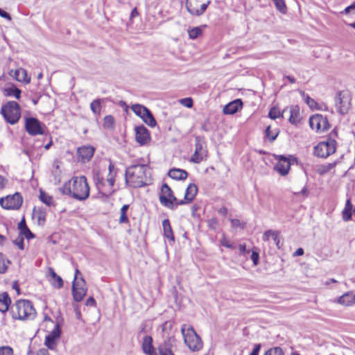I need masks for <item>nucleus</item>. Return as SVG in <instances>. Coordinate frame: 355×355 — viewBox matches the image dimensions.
Listing matches in <instances>:
<instances>
[{
  "mask_svg": "<svg viewBox=\"0 0 355 355\" xmlns=\"http://www.w3.org/2000/svg\"><path fill=\"white\" fill-rule=\"evenodd\" d=\"M62 192L72 196L78 200H84L89 197V188L85 176L73 178L68 184L62 188Z\"/></svg>",
  "mask_w": 355,
  "mask_h": 355,
  "instance_id": "obj_1",
  "label": "nucleus"
},
{
  "mask_svg": "<svg viewBox=\"0 0 355 355\" xmlns=\"http://www.w3.org/2000/svg\"><path fill=\"white\" fill-rule=\"evenodd\" d=\"M149 167L146 164H135L127 168L125 181L134 188L141 187L148 184Z\"/></svg>",
  "mask_w": 355,
  "mask_h": 355,
  "instance_id": "obj_2",
  "label": "nucleus"
},
{
  "mask_svg": "<svg viewBox=\"0 0 355 355\" xmlns=\"http://www.w3.org/2000/svg\"><path fill=\"white\" fill-rule=\"evenodd\" d=\"M10 313L15 320H33L36 311L31 301L26 300H17L11 306Z\"/></svg>",
  "mask_w": 355,
  "mask_h": 355,
  "instance_id": "obj_3",
  "label": "nucleus"
},
{
  "mask_svg": "<svg viewBox=\"0 0 355 355\" xmlns=\"http://www.w3.org/2000/svg\"><path fill=\"white\" fill-rule=\"evenodd\" d=\"M181 333L184 338V343L193 352L199 351L202 347V342L200 336L191 327L183 324L181 327Z\"/></svg>",
  "mask_w": 355,
  "mask_h": 355,
  "instance_id": "obj_4",
  "label": "nucleus"
},
{
  "mask_svg": "<svg viewBox=\"0 0 355 355\" xmlns=\"http://www.w3.org/2000/svg\"><path fill=\"white\" fill-rule=\"evenodd\" d=\"M0 112L6 121L11 125L17 123L21 117L20 106L12 101L3 104Z\"/></svg>",
  "mask_w": 355,
  "mask_h": 355,
  "instance_id": "obj_5",
  "label": "nucleus"
},
{
  "mask_svg": "<svg viewBox=\"0 0 355 355\" xmlns=\"http://www.w3.org/2000/svg\"><path fill=\"white\" fill-rule=\"evenodd\" d=\"M159 201L162 205L172 210L175 209L178 205L185 204L184 200H179L174 196L171 189L166 183L162 187Z\"/></svg>",
  "mask_w": 355,
  "mask_h": 355,
  "instance_id": "obj_6",
  "label": "nucleus"
},
{
  "mask_svg": "<svg viewBox=\"0 0 355 355\" xmlns=\"http://www.w3.org/2000/svg\"><path fill=\"white\" fill-rule=\"evenodd\" d=\"M336 149V140L329 137L326 141H322L315 146L314 154L318 157L325 158L334 153Z\"/></svg>",
  "mask_w": 355,
  "mask_h": 355,
  "instance_id": "obj_7",
  "label": "nucleus"
},
{
  "mask_svg": "<svg viewBox=\"0 0 355 355\" xmlns=\"http://www.w3.org/2000/svg\"><path fill=\"white\" fill-rule=\"evenodd\" d=\"M351 95L348 91L339 92L335 98V105L338 112L346 114L351 107Z\"/></svg>",
  "mask_w": 355,
  "mask_h": 355,
  "instance_id": "obj_8",
  "label": "nucleus"
},
{
  "mask_svg": "<svg viewBox=\"0 0 355 355\" xmlns=\"http://www.w3.org/2000/svg\"><path fill=\"white\" fill-rule=\"evenodd\" d=\"M131 110L142 121L151 128H154L157 125L156 120L152 114L150 110L144 105L140 104H134L131 106Z\"/></svg>",
  "mask_w": 355,
  "mask_h": 355,
  "instance_id": "obj_9",
  "label": "nucleus"
},
{
  "mask_svg": "<svg viewBox=\"0 0 355 355\" xmlns=\"http://www.w3.org/2000/svg\"><path fill=\"white\" fill-rule=\"evenodd\" d=\"M22 202L23 198L18 192H16L13 195H9L0 198V205L2 208L8 210L19 209L21 207Z\"/></svg>",
  "mask_w": 355,
  "mask_h": 355,
  "instance_id": "obj_10",
  "label": "nucleus"
},
{
  "mask_svg": "<svg viewBox=\"0 0 355 355\" xmlns=\"http://www.w3.org/2000/svg\"><path fill=\"white\" fill-rule=\"evenodd\" d=\"M207 157V150L205 144L200 137H196L195 139V150L192 155L190 162L199 164L201 162L206 160Z\"/></svg>",
  "mask_w": 355,
  "mask_h": 355,
  "instance_id": "obj_11",
  "label": "nucleus"
},
{
  "mask_svg": "<svg viewBox=\"0 0 355 355\" xmlns=\"http://www.w3.org/2000/svg\"><path fill=\"white\" fill-rule=\"evenodd\" d=\"M87 288L83 277L74 278L72 284L73 297L76 302H81L86 295Z\"/></svg>",
  "mask_w": 355,
  "mask_h": 355,
  "instance_id": "obj_12",
  "label": "nucleus"
},
{
  "mask_svg": "<svg viewBox=\"0 0 355 355\" xmlns=\"http://www.w3.org/2000/svg\"><path fill=\"white\" fill-rule=\"evenodd\" d=\"M44 125L37 119L34 117H27L25 120V128L26 132L32 135H40L44 134Z\"/></svg>",
  "mask_w": 355,
  "mask_h": 355,
  "instance_id": "obj_13",
  "label": "nucleus"
},
{
  "mask_svg": "<svg viewBox=\"0 0 355 355\" xmlns=\"http://www.w3.org/2000/svg\"><path fill=\"white\" fill-rule=\"evenodd\" d=\"M310 128L317 132H323L329 128V124L327 117L316 114L309 119Z\"/></svg>",
  "mask_w": 355,
  "mask_h": 355,
  "instance_id": "obj_14",
  "label": "nucleus"
},
{
  "mask_svg": "<svg viewBox=\"0 0 355 355\" xmlns=\"http://www.w3.org/2000/svg\"><path fill=\"white\" fill-rule=\"evenodd\" d=\"M295 160L296 158L293 156L286 157L284 155H279L278 162L275 168L281 175L284 176L288 173L291 163Z\"/></svg>",
  "mask_w": 355,
  "mask_h": 355,
  "instance_id": "obj_15",
  "label": "nucleus"
},
{
  "mask_svg": "<svg viewBox=\"0 0 355 355\" xmlns=\"http://www.w3.org/2000/svg\"><path fill=\"white\" fill-rule=\"evenodd\" d=\"M210 1H208L199 6L198 0H188L186 7L188 12L192 15L200 16L204 13Z\"/></svg>",
  "mask_w": 355,
  "mask_h": 355,
  "instance_id": "obj_16",
  "label": "nucleus"
},
{
  "mask_svg": "<svg viewBox=\"0 0 355 355\" xmlns=\"http://www.w3.org/2000/svg\"><path fill=\"white\" fill-rule=\"evenodd\" d=\"M135 139L141 146L149 143L150 136L148 130L144 125L135 128Z\"/></svg>",
  "mask_w": 355,
  "mask_h": 355,
  "instance_id": "obj_17",
  "label": "nucleus"
},
{
  "mask_svg": "<svg viewBox=\"0 0 355 355\" xmlns=\"http://www.w3.org/2000/svg\"><path fill=\"white\" fill-rule=\"evenodd\" d=\"M95 148L92 146H83L77 149V153L83 162L89 161L94 155Z\"/></svg>",
  "mask_w": 355,
  "mask_h": 355,
  "instance_id": "obj_18",
  "label": "nucleus"
},
{
  "mask_svg": "<svg viewBox=\"0 0 355 355\" xmlns=\"http://www.w3.org/2000/svg\"><path fill=\"white\" fill-rule=\"evenodd\" d=\"M141 348L146 355H157L153 345V338L150 336H145L143 338Z\"/></svg>",
  "mask_w": 355,
  "mask_h": 355,
  "instance_id": "obj_19",
  "label": "nucleus"
},
{
  "mask_svg": "<svg viewBox=\"0 0 355 355\" xmlns=\"http://www.w3.org/2000/svg\"><path fill=\"white\" fill-rule=\"evenodd\" d=\"M11 76L19 82L28 84L31 82V77L28 76L27 71L23 68H19L11 71Z\"/></svg>",
  "mask_w": 355,
  "mask_h": 355,
  "instance_id": "obj_20",
  "label": "nucleus"
},
{
  "mask_svg": "<svg viewBox=\"0 0 355 355\" xmlns=\"http://www.w3.org/2000/svg\"><path fill=\"white\" fill-rule=\"evenodd\" d=\"M243 102L241 99L234 100L227 104L223 108L225 114H234L242 108Z\"/></svg>",
  "mask_w": 355,
  "mask_h": 355,
  "instance_id": "obj_21",
  "label": "nucleus"
},
{
  "mask_svg": "<svg viewBox=\"0 0 355 355\" xmlns=\"http://www.w3.org/2000/svg\"><path fill=\"white\" fill-rule=\"evenodd\" d=\"M33 218L37 220L39 225H44L46 222V212L45 209L40 207H35L33 210Z\"/></svg>",
  "mask_w": 355,
  "mask_h": 355,
  "instance_id": "obj_22",
  "label": "nucleus"
},
{
  "mask_svg": "<svg viewBox=\"0 0 355 355\" xmlns=\"http://www.w3.org/2000/svg\"><path fill=\"white\" fill-rule=\"evenodd\" d=\"M49 282L51 284L56 288H60L63 286V280L61 277L58 275L51 268L49 269Z\"/></svg>",
  "mask_w": 355,
  "mask_h": 355,
  "instance_id": "obj_23",
  "label": "nucleus"
},
{
  "mask_svg": "<svg viewBox=\"0 0 355 355\" xmlns=\"http://www.w3.org/2000/svg\"><path fill=\"white\" fill-rule=\"evenodd\" d=\"M198 192V187L195 184H189L185 191L184 199L183 200L186 203L191 202Z\"/></svg>",
  "mask_w": 355,
  "mask_h": 355,
  "instance_id": "obj_24",
  "label": "nucleus"
},
{
  "mask_svg": "<svg viewBox=\"0 0 355 355\" xmlns=\"http://www.w3.org/2000/svg\"><path fill=\"white\" fill-rule=\"evenodd\" d=\"M168 175L172 179L183 180L187 178L188 173L185 170L174 168L169 170Z\"/></svg>",
  "mask_w": 355,
  "mask_h": 355,
  "instance_id": "obj_25",
  "label": "nucleus"
},
{
  "mask_svg": "<svg viewBox=\"0 0 355 355\" xmlns=\"http://www.w3.org/2000/svg\"><path fill=\"white\" fill-rule=\"evenodd\" d=\"M162 227L164 237L173 243L175 241V236L168 219H164L162 221Z\"/></svg>",
  "mask_w": 355,
  "mask_h": 355,
  "instance_id": "obj_26",
  "label": "nucleus"
},
{
  "mask_svg": "<svg viewBox=\"0 0 355 355\" xmlns=\"http://www.w3.org/2000/svg\"><path fill=\"white\" fill-rule=\"evenodd\" d=\"M279 232L276 230H269L266 231L263 233L262 236V239L263 241H268L270 238H273V241L275 244L277 245L278 248H279Z\"/></svg>",
  "mask_w": 355,
  "mask_h": 355,
  "instance_id": "obj_27",
  "label": "nucleus"
},
{
  "mask_svg": "<svg viewBox=\"0 0 355 355\" xmlns=\"http://www.w3.org/2000/svg\"><path fill=\"white\" fill-rule=\"evenodd\" d=\"M289 122L292 124L297 125L300 121V108L297 105H292L290 107Z\"/></svg>",
  "mask_w": 355,
  "mask_h": 355,
  "instance_id": "obj_28",
  "label": "nucleus"
},
{
  "mask_svg": "<svg viewBox=\"0 0 355 355\" xmlns=\"http://www.w3.org/2000/svg\"><path fill=\"white\" fill-rule=\"evenodd\" d=\"M337 302L344 306H351L355 304V295L352 293H346L340 296Z\"/></svg>",
  "mask_w": 355,
  "mask_h": 355,
  "instance_id": "obj_29",
  "label": "nucleus"
},
{
  "mask_svg": "<svg viewBox=\"0 0 355 355\" xmlns=\"http://www.w3.org/2000/svg\"><path fill=\"white\" fill-rule=\"evenodd\" d=\"M11 304V300L8 294L6 292L0 295V311L6 313L8 309Z\"/></svg>",
  "mask_w": 355,
  "mask_h": 355,
  "instance_id": "obj_30",
  "label": "nucleus"
},
{
  "mask_svg": "<svg viewBox=\"0 0 355 355\" xmlns=\"http://www.w3.org/2000/svg\"><path fill=\"white\" fill-rule=\"evenodd\" d=\"M3 94L6 96L15 97L19 99L21 96V91L14 85H10L4 88Z\"/></svg>",
  "mask_w": 355,
  "mask_h": 355,
  "instance_id": "obj_31",
  "label": "nucleus"
},
{
  "mask_svg": "<svg viewBox=\"0 0 355 355\" xmlns=\"http://www.w3.org/2000/svg\"><path fill=\"white\" fill-rule=\"evenodd\" d=\"M18 229L20 231L21 234L24 236L27 239L34 238L35 236L27 227L24 218H23L19 223Z\"/></svg>",
  "mask_w": 355,
  "mask_h": 355,
  "instance_id": "obj_32",
  "label": "nucleus"
},
{
  "mask_svg": "<svg viewBox=\"0 0 355 355\" xmlns=\"http://www.w3.org/2000/svg\"><path fill=\"white\" fill-rule=\"evenodd\" d=\"M108 171L109 172L106 180L110 187H113L115 182V177L116 175V168L111 161H110Z\"/></svg>",
  "mask_w": 355,
  "mask_h": 355,
  "instance_id": "obj_33",
  "label": "nucleus"
},
{
  "mask_svg": "<svg viewBox=\"0 0 355 355\" xmlns=\"http://www.w3.org/2000/svg\"><path fill=\"white\" fill-rule=\"evenodd\" d=\"M175 344V339L174 337H168L164 340V343L159 346V351H162L163 349L166 350H173V346Z\"/></svg>",
  "mask_w": 355,
  "mask_h": 355,
  "instance_id": "obj_34",
  "label": "nucleus"
},
{
  "mask_svg": "<svg viewBox=\"0 0 355 355\" xmlns=\"http://www.w3.org/2000/svg\"><path fill=\"white\" fill-rule=\"evenodd\" d=\"M189 37L195 40L202 35V28L200 26L189 27L187 30Z\"/></svg>",
  "mask_w": 355,
  "mask_h": 355,
  "instance_id": "obj_35",
  "label": "nucleus"
},
{
  "mask_svg": "<svg viewBox=\"0 0 355 355\" xmlns=\"http://www.w3.org/2000/svg\"><path fill=\"white\" fill-rule=\"evenodd\" d=\"M10 264V261L3 254L0 252V274L5 273Z\"/></svg>",
  "mask_w": 355,
  "mask_h": 355,
  "instance_id": "obj_36",
  "label": "nucleus"
},
{
  "mask_svg": "<svg viewBox=\"0 0 355 355\" xmlns=\"http://www.w3.org/2000/svg\"><path fill=\"white\" fill-rule=\"evenodd\" d=\"M39 198H40V200L43 203L46 205L47 206L50 207V206L54 205V201H53V198L51 196L48 195L44 191H40V197Z\"/></svg>",
  "mask_w": 355,
  "mask_h": 355,
  "instance_id": "obj_37",
  "label": "nucleus"
},
{
  "mask_svg": "<svg viewBox=\"0 0 355 355\" xmlns=\"http://www.w3.org/2000/svg\"><path fill=\"white\" fill-rule=\"evenodd\" d=\"M128 208H129V205H124L121 208V210H120V218H119V220L120 223H128L129 220H128V218L127 216V211H128Z\"/></svg>",
  "mask_w": 355,
  "mask_h": 355,
  "instance_id": "obj_38",
  "label": "nucleus"
},
{
  "mask_svg": "<svg viewBox=\"0 0 355 355\" xmlns=\"http://www.w3.org/2000/svg\"><path fill=\"white\" fill-rule=\"evenodd\" d=\"M90 109L94 114L99 115L101 113V100L96 99L90 103Z\"/></svg>",
  "mask_w": 355,
  "mask_h": 355,
  "instance_id": "obj_39",
  "label": "nucleus"
},
{
  "mask_svg": "<svg viewBox=\"0 0 355 355\" xmlns=\"http://www.w3.org/2000/svg\"><path fill=\"white\" fill-rule=\"evenodd\" d=\"M300 94L304 98V99L305 100L306 103L311 108L315 107V106L317 105V103L315 102V101L313 98H311L309 95L306 94L304 93V92H303V91L300 92Z\"/></svg>",
  "mask_w": 355,
  "mask_h": 355,
  "instance_id": "obj_40",
  "label": "nucleus"
},
{
  "mask_svg": "<svg viewBox=\"0 0 355 355\" xmlns=\"http://www.w3.org/2000/svg\"><path fill=\"white\" fill-rule=\"evenodd\" d=\"M263 355H284V353L281 347H276L269 349Z\"/></svg>",
  "mask_w": 355,
  "mask_h": 355,
  "instance_id": "obj_41",
  "label": "nucleus"
},
{
  "mask_svg": "<svg viewBox=\"0 0 355 355\" xmlns=\"http://www.w3.org/2000/svg\"><path fill=\"white\" fill-rule=\"evenodd\" d=\"M275 3L276 8L282 13H285L286 11V6L284 0H272Z\"/></svg>",
  "mask_w": 355,
  "mask_h": 355,
  "instance_id": "obj_42",
  "label": "nucleus"
},
{
  "mask_svg": "<svg viewBox=\"0 0 355 355\" xmlns=\"http://www.w3.org/2000/svg\"><path fill=\"white\" fill-rule=\"evenodd\" d=\"M114 123V117L111 115H107L104 117V126L110 128L113 126Z\"/></svg>",
  "mask_w": 355,
  "mask_h": 355,
  "instance_id": "obj_43",
  "label": "nucleus"
},
{
  "mask_svg": "<svg viewBox=\"0 0 355 355\" xmlns=\"http://www.w3.org/2000/svg\"><path fill=\"white\" fill-rule=\"evenodd\" d=\"M269 117L272 119H276L282 116L280 111L275 107H272L269 112Z\"/></svg>",
  "mask_w": 355,
  "mask_h": 355,
  "instance_id": "obj_44",
  "label": "nucleus"
},
{
  "mask_svg": "<svg viewBox=\"0 0 355 355\" xmlns=\"http://www.w3.org/2000/svg\"><path fill=\"white\" fill-rule=\"evenodd\" d=\"M94 180L95 182V184H96L97 188L100 190L101 187H103L104 185L103 177H101L99 173H96L94 175Z\"/></svg>",
  "mask_w": 355,
  "mask_h": 355,
  "instance_id": "obj_45",
  "label": "nucleus"
},
{
  "mask_svg": "<svg viewBox=\"0 0 355 355\" xmlns=\"http://www.w3.org/2000/svg\"><path fill=\"white\" fill-rule=\"evenodd\" d=\"M45 345L50 349H53L55 346V340L51 338V337L45 338Z\"/></svg>",
  "mask_w": 355,
  "mask_h": 355,
  "instance_id": "obj_46",
  "label": "nucleus"
},
{
  "mask_svg": "<svg viewBox=\"0 0 355 355\" xmlns=\"http://www.w3.org/2000/svg\"><path fill=\"white\" fill-rule=\"evenodd\" d=\"M0 355H13V350L8 346L1 347Z\"/></svg>",
  "mask_w": 355,
  "mask_h": 355,
  "instance_id": "obj_47",
  "label": "nucleus"
},
{
  "mask_svg": "<svg viewBox=\"0 0 355 355\" xmlns=\"http://www.w3.org/2000/svg\"><path fill=\"white\" fill-rule=\"evenodd\" d=\"M220 245L227 248H233L234 245L233 244L225 237V235L223 236L222 239H220Z\"/></svg>",
  "mask_w": 355,
  "mask_h": 355,
  "instance_id": "obj_48",
  "label": "nucleus"
},
{
  "mask_svg": "<svg viewBox=\"0 0 355 355\" xmlns=\"http://www.w3.org/2000/svg\"><path fill=\"white\" fill-rule=\"evenodd\" d=\"M265 134L266 137H268L270 141H273L277 136V133H271L270 126L266 128Z\"/></svg>",
  "mask_w": 355,
  "mask_h": 355,
  "instance_id": "obj_49",
  "label": "nucleus"
},
{
  "mask_svg": "<svg viewBox=\"0 0 355 355\" xmlns=\"http://www.w3.org/2000/svg\"><path fill=\"white\" fill-rule=\"evenodd\" d=\"M342 217L344 221H349L352 218V211L344 209L342 211Z\"/></svg>",
  "mask_w": 355,
  "mask_h": 355,
  "instance_id": "obj_50",
  "label": "nucleus"
},
{
  "mask_svg": "<svg viewBox=\"0 0 355 355\" xmlns=\"http://www.w3.org/2000/svg\"><path fill=\"white\" fill-rule=\"evenodd\" d=\"M182 105L187 107H191L193 106V100L191 98H185L180 100Z\"/></svg>",
  "mask_w": 355,
  "mask_h": 355,
  "instance_id": "obj_51",
  "label": "nucleus"
},
{
  "mask_svg": "<svg viewBox=\"0 0 355 355\" xmlns=\"http://www.w3.org/2000/svg\"><path fill=\"white\" fill-rule=\"evenodd\" d=\"M251 259L253 262L254 266H257L259 263V254L257 251L253 250L251 254Z\"/></svg>",
  "mask_w": 355,
  "mask_h": 355,
  "instance_id": "obj_52",
  "label": "nucleus"
},
{
  "mask_svg": "<svg viewBox=\"0 0 355 355\" xmlns=\"http://www.w3.org/2000/svg\"><path fill=\"white\" fill-rule=\"evenodd\" d=\"M60 331L57 327L56 329H53L49 335H47L48 337H51V338L56 340L60 337Z\"/></svg>",
  "mask_w": 355,
  "mask_h": 355,
  "instance_id": "obj_53",
  "label": "nucleus"
},
{
  "mask_svg": "<svg viewBox=\"0 0 355 355\" xmlns=\"http://www.w3.org/2000/svg\"><path fill=\"white\" fill-rule=\"evenodd\" d=\"M14 243L20 249L24 250V239L23 237H18L17 239L14 241Z\"/></svg>",
  "mask_w": 355,
  "mask_h": 355,
  "instance_id": "obj_54",
  "label": "nucleus"
},
{
  "mask_svg": "<svg viewBox=\"0 0 355 355\" xmlns=\"http://www.w3.org/2000/svg\"><path fill=\"white\" fill-rule=\"evenodd\" d=\"M8 184V180L0 175V190L3 189Z\"/></svg>",
  "mask_w": 355,
  "mask_h": 355,
  "instance_id": "obj_55",
  "label": "nucleus"
},
{
  "mask_svg": "<svg viewBox=\"0 0 355 355\" xmlns=\"http://www.w3.org/2000/svg\"><path fill=\"white\" fill-rule=\"evenodd\" d=\"M261 345L260 344H256L254 346V348L250 355H259V351L261 349Z\"/></svg>",
  "mask_w": 355,
  "mask_h": 355,
  "instance_id": "obj_56",
  "label": "nucleus"
},
{
  "mask_svg": "<svg viewBox=\"0 0 355 355\" xmlns=\"http://www.w3.org/2000/svg\"><path fill=\"white\" fill-rule=\"evenodd\" d=\"M239 251H240V254H243V255H245V254H248L250 252V250L246 249L245 245H244V244H240L239 245Z\"/></svg>",
  "mask_w": 355,
  "mask_h": 355,
  "instance_id": "obj_57",
  "label": "nucleus"
},
{
  "mask_svg": "<svg viewBox=\"0 0 355 355\" xmlns=\"http://www.w3.org/2000/svg\"><path fill=\"white\" fill-rule=\"evenodd\" d=\"M85 305L87 306H94L96 305V301L93 297H89L85 302Z\"/></svg>",
  "mask_w": 355,
  "mask_h": 355,
  "instance_id": "obj_58",
  "label": "nucleus"
},
{
  "mask_svg": "<svg viewBox=\"0 0 355 355\" xmlns=\"http://www.w3.org/2000/svg\"><path fill=\"white\" fill-rule=\"evenodd\" d=\"M0 16L1 17H3V18L8 19V20H11L10 15L7 12H6L5 10H3L1 8H0Z\"/></svg>",
  "mask_w": 355,
  "mask_h": 355,
  "instance_id": "obj_59",
  "label": "nucleus"
},
{
  "mask_svg": "<svg viewBox=\"0 0 355 355\" xmlns=\"http://www.w3.org/2000/svg\"><path fill=\"white\" fill-rule=\"evenodd\" d=\"M351 10H355V1L353 3H352L350 6L345 8L343 12H344L345 14H348Z\"/></svg>",
  "mask_w": 355,
  "mask_h": 355,
  "instance_id": "obj_60",
  "label": "nucleus"
},
{
  "mask_svg": "<svg viewBox=\"0 0 355 355\" xmlns=\"http://www.w3.org/2000/svg\"><path fill=\"white\" fill-rule=\"evenodd\" d=\"M73 308H74V311L76 313V318L80 320L81 318V313H80V310L78 305H74Z\"/></svg>",
  "mask_w": 355,
  "mask_h": 355,
  "instance_id": "obj_61",
  "label": "nucleus"
},
{
  "mask_svg": "<svg viewBox=\"0 0 355 355\" xmlns=\"http://www.w3.org/2000/svg\"><path fill=\"white\" fill-rule=\"evenodd\" d=\"M160 355H174L173 350H166L163 349L162 351H159Z\"/></svg>",
  "mask_w": 355,
  "mask_h": 355,
  "instance_id": "obj_62",
  "label": "nucleus"
},
{
  "mask_svg": "<svg viewBox=\"0 0 355 355\" xmlns=\"http://www.w3.org/2000/svg\"><path fill=\"white\" fill-rule=\"evenodd\" d=\"M231 223L234 227H239L241 225V221L239 219L231 220Z\"/></svg>",
  "mask_w": 355,
  "mask_h": 355,
  "instance_id": "obj_63",
  "label": "nucleus"
},
{
  "mask_svg": "<svg viewBox=\"0 0 355 355\" xmlns=\"http://www.w3.org/2000/svg\"><path fill=\"white\" fill-rule=\"evenodd\" d=\"M36 355H49V353L46 349L42 348L40 349Z\"/></svg>",
  "mask_w": 355,
  "mask_h": 355,
  "instance_id": "obj_64",
  "label": "nucleus"
}]
</instances>
